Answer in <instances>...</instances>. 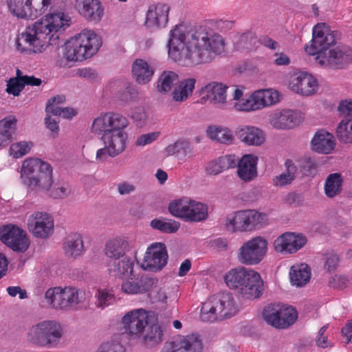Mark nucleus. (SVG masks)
<instances>
[{"label":"nucleus","instance_id":"obj_1","mask_svg":"<svg viewBox=\"0 0 352 352\" xmlns=\"http://www.w3.org/2000/svg\"><path fill=\"white\" fill-rule=\"evenodd\" d=\"M9 13L17 19L34 21L18 36L16 48L25 54H40L55 44L72 25V17L61 10L46 12L54 0H6Z\"/></svg>","mask_w":352,"mask_h":352},{"label":"nucleus","instance_id":"obj_2","mask_svg":"<svg viewBox=\"0 0 352 352\" xmlns=\"http://www.w3.org/2000/svg\"><path fill=\"white\" fill-rule=\"evenodd\" d=\"M223 38L204 27L187 30L183 25L173 27L166 45L168 58L182 66L193 67L210 62L225 50Z\"/></svg>","mask_w":352,"mask_h":352},{"label":"nucleus","instance_id":"obj_3","mask_svg":"<svg viewBox=\"0 0 352 352\" xmlns=\"http://www.w3.org/2000/svg\"><path fill=\"white\" fill-rule=\"evenodd\" d=\"M18 172L21 183L30 191L43 193L55 200H63L71 195L69 184L64 182H56L52 166L40 157L26 158Z\"/></svg>","mask_w":352,"mask_h":352},{"label":"nucleus","instance_id":"obj_4","mask_svg":"<svg viewBox=\"0 0 352 352\" xmlns=\"http://www.w3.org/2000/svg\"><path fill=\"white\" fill-rule=\"evenodd\" d=\"M129 125L128 119L120 113L109 111L100 113L92 122L90 130L95 135H101L104 147L97 150L96 160L104 162L109 157L121 154L126 148Z\"/></svg>","mask_w":352,"mask_h":352},{"label":"nucleus","instance_id":"obj_5","mask_svg":"<svg viewBox=\"0 0 352 352\" xmlns=\"http://www.w3.org/2000/svg\"><path fill=\"white\" fill-rule=\"evenodd\" d=\"M134 265L131 258L124 257L120 261L113 262L108 268L110 274L122 279L120 289L127 295L148 292L157 282L156 279L146 276L138 269H135Z\"/></svg>","mask_w":352,"mask_h":352},{"label":"nucleus","instance_id":"obj_6","mask_svg":"<svg viewBox=\"0 0 352 352\" xmlns=\"http://www.w3.org/2000/svg\"><path fill=\"white\" fill-rule=\"evenodd\" d=\"M102 38L94 30L84 28L69 37L63 46L67 62H82L94 57L102 45Z\"/></svg>","mask_w":352,"mask_h":352},{"label":"nucleus","instance_id":"obj_7","mask_svg":"<svg viewBox=\"0 0 352 352\" xmlns=\"http://www.w3.org/2000/svg\"><path fill=\"white\" fill-rule=\"evenodd\" d=\"M223 280L226 285L236 290L243 299L254 300L263 294V278L260 273L254 269L236 267L225 274Z\"/></svg>","mask_w":352,"mask_h":352},{"label":"nucleus","instance_id":"obj_8","mask_svg":"<svg viewBox=\"0 0 352 352\" xmlns=\"http://www.w3.org/2000/svg\"><path fill=\"white\" fill-rule=\"evenodd\" d=\"M245 87L234 85L230 101L235 111L250 113L271 107L280 101V93L274 89H261L245 96Z\"/></svg>","mask_w":352,"mask_h":352},{"label":"nucleus","instance_id":"obj_9","mask_svg":"<svg viewBox=\"0 0 352 352\" xmlns=\"http://www.w3.org/2000/svg\"><path fill=\"white\" fill-rule=\"evenodd\" d=\"M64 335L63 327L56 320H44L32 324L26 333L27 341L42 347L56 346Z\"/></svg>","mask_w":352,"mask_h":352},{"label":"nucleus","instance_id":"obj_10","mask_svg":"<svg viewBox=\"0 0 352 352\" xmlns=\"http://www.w3.org/2000/svg\"><path fill=\"white\" fill-rule=\"evenodd\" d=\"M239 311L234 297L230 293H223L210 297L203 303L200 318L205 322H214L234 316Z\"/></svg>","mask_w":352,"mask_h":352},{"label":"nucleus","instance_id":"obj_11","mask_svg":"<svg viewBox=\"0 0 352 352\" xmlns=\"http://www.w3.org/2000/svg\"><path fill=\"white\" fill-rule=\"evenodd\" d=\"M285 84L290 91L303 97L313 96L318 92L320 89L316 76L300 69L289 74Z\"/></svg>","mask_w":352,"mask_h":352},{"label":"nucleus","instance_id":"obj_12","mask_svg":"<svg viewBox=\"0 0 352 352\" xmlns=\"http://www.w3.org/2000/svg\"><path fill=\"white\" fill-rule=\"evenodd\" d=\"M267 251V239L261 236H256L245 241L240 246L237 252V258L243 265L254 266L265 258Z\"/></svg>","mask_w":352,"mask_h":352},{"label":"nucleus","instance_id":"obj_13","mask_svg":"<svg viewBox=\"0 0 352 352\" xmlns=\"http://www.w3.org/2000/svg\"><path fill=\"white\" fill-rule=\"evenodd\" d=\"M228 89V86L221 82H208L198 89V102L201 104H210L217 108L225 109L229 104Z\"/></svg>","mask_w":352,"mask_h":352},{"label":"nucleus","instance_id":"obj_14","mask_svg":"<svg viewBox=\"0 0 352 352\" xmlns=\"http://www.w3.org/2000/svg\"><path fill=\"white\" fill-rule=\"evenodd\" d=\"M335 43V36L329 25L320 23L314 26L312 38L305 45V51L309 56L317 57Z\"/></svg>","mask_w":352,"mask_h":352},{"label":"nucleus","instance_id":"obj_15","mask_svg":"<svg viewBox=\"0 0 352 352\" xmlns=\"http://www.w3.org/2000/svg\"><path fill=\"white\" fill-rule=\"evenodd\" d=\"M201 336L195 332L178 334L166 342L160 352H203Z\"/></svg>","mask_w":352,"mask_h":352},{"label":"nucleus","instance_id":"obj_16","mask_svg":"<svg viewBox=\"0 0 352 352\" xmlns=\"http://www.w3.org/2000/svg\"><path fill=\"white\" fill-rule=\"evenodd\" d=\"M168 258L166 245L160 242H155L146 248L140 266L143 270L157 272L166 265Z\"/></svg>","mask_w":352,"mask_h":352},{"label":"nucleus","instance_id":"obj_17","mask_svg":"<svg viewBox=\"0 0 352 352\" xmlns=\"http://www.w3.org/2000/svg\"><path fill=\"white\" fill-rule=\"evenodd\" d=\"M151 316L152 312L144 309H135L125 314L122 318V322L129 336L140 339L148 326Z\"/></svg>","mask_w":352,"mask_h":352},{"label":"nucleus","instance_id":"obj_18","mask_svg":"<svg viewBox=\"0 0 352 352\" xmlns=\"http://www.w3.org/2000/svg\"><path fill=\"white\" fill-rule=\"evenodd\" d=\"M303 120V113L298 110L277 109L268 113L267 121L273 129L285 130L298 126Z\"/></svg>","mask_w":352,"mask_h":352},{"label":"nucleus","instance_id":"obj_19","mask_svg":"<svg viewBox=\"0 0 352 352\" xmlns=\"http://www.w3.org/2000/svg\"><path fill=\"white\" fill-rule=\"evenodd\" d=\"M27 228L34 237L47 239L54 233V219L47 212H33L27 218Z\"/></svg>","mask_w":352,"mask_h":352},{"label":"nucleus","instance_id":"obj_20","mask_svg":"<svg viewBox=\"0 0 352 352\" xmlns=\"http://www.w3.org/2000/svg\"><path fill=\"white\" fill-rule=\"evenodd\" d=\"M1 240L14 252H24L30 246L25 230L14 225H7L0 229Z\"/></svg>","mask_w":352,"mask_h":352},{"label":"nucleus","instance_id":"obj_21","mask_svg":"<svg viewBox=\"0 0 352 352\" xmlns=\"http://www.w3.org/2000/svg\"><path fill=\"white\" fill-rule=\"evenodd\" d=\"M351 60V50L344 47H332L315 57L316 62L322 67H340Z\"/></svg>","mask_w":352,"mask_h":352},{"label":"nucleus","instance_id":"obj_22","mask_svg":"<svg viewBox=\"0 0 352 352\" xmlns=\"http://www.w3.org/2000/svg\"><path fill=\"white\" fill-rule=\"evenodd\" d=\"M306 236L300 232H287L278 236L274 241L276 252L293 254L302 249L307 243Z\"/></svg>","mask_w":352,"mask_h":352},{"label":"nucleus","instance_id":"obj_23","mask_svg":"<svg viewBox=\"0 0 352 352\" xmlns=\"http://www.w3.org/2000/svg\"><path fill=\"white\" fill-rule=\"evenodd\" d=\"M74 8L82 17L98 23L104 16V6L100 0H76Z\"/></svg>","mask_w":352,"mask_h":352},{"label":"nucleus","instance_id":"obj_24","mask_svg":"<svg viewBox=\"0 0 352 352\" xmlns=\"http://www.w3.org/2000/svg\"><path fill=\"white\" fill-rule=\"evenodd\" d=\"M235 135L242 144L248 146H261L266 142L265 132L254 125L239 126L235 130Z\"/></svg>","mask_w":352,"mask_h":352},{"label":"nucleus","instance_id":"obj_25","mask_svg":"<svg viewBox=\"0 0 352 352\" xmlns=\"http://www.w3.org/2000/svg\"><path fill=\"white\" fill-rule=\"evenodd\" d=\"M133 240L126 236H117L109 239L105 244L104 254L114 261H111L108 267L114 261H120L119 259L124 257L133 248Z\"/></svg>","mask_w":352,"mask_h":352},{"label":"nucleus","instance_id":"obj_26","mask_svg":"<svg viewBox=\"0 0 352 352\" xmlns=\"http://www.w3.org/2000/svg\"><path fill=\"white\" fill-rule=\"evenodd\" d=\"M241 233L260 230L268 223L267 214L256 210H241Z\"/></svg>","mask_w":352,"mask_h":352},{"label":"nucleus","instance_id":"obj_27","mask_svg":"<svg viewBox=\"0 0 352 352\" xmlns=\"http://www.w3.org/2000/svg\"><path fill=\"white\" fill-rule=\"evenodd\" d=\"M258 157L255 154L243 155L240 159L237 157V176L244 182H250L258 175L257 165Z\"/></svg>","mask_w":352,"mask_h":352},{"label":"nucleus","instance_id":"obj_28","mask_svg":"<svg viewBox=\"0 0 352 352\" xmlns=\"http://www.w3.org/2000/svg\"><path fill=\"white\" fill-rule=\"evenodd\" d=\"M170 7L165 3H158L149 7L145 24L151 28H164L168 21Z\"/></svg>","mask_w":352,"mask_h":352},{"label":"nucleus","instance_id":"obj_29","mask_svg":"<svg viewBox=\"0 0 352 352\" xmlns=\"http://www.w3.org/2000/svg\"><path fill=\"white\" fill-rule=\"evenodd\" d=\"M313 151L320 154H330L336 147V140L333 134L326 130H319L311 141Z\"/></svg>","mask_w":352,"mask_h":352},{"label":"nucleus","instance_id":"obj_30","mask_svg":"<svg viewBox=\"0 0 352 352\" xmlns=\"http://www.w3.org/2000/svg\"><path fill=\"white\" fill-rule=\"evenodd\" d=\"M131 73L138 84L146 85L151 81L155 74V69L145 59L137 58L131 65Z\"/></svg>","mask_w":352,"mask_h":352},{"label":"nucleus","instance_id":"obj_31","mask_svg":"<svg viewBox=\"0 0 352 352\" xmlns=\"http://www.w3.org/2000/svg\"><path fill=\"white\" fill-rule=\"evenodd\" d=\"M197 80L187 77L179 80L172 91V99L177 102H183L190 98L195 91Z\"/></svg>","mask_w":352,"mask_h":352},{"label":"nucleus","instance_id":"obj_32","mask_svg":"<svg viewBox=\"0 0 352 352\" xmlns=\"http://www.w3.org/2000/svg\"><path fill=\"white\" fill-rule=\"evenodd\" d=\"M289 277L292 286L302 287L310 281L311 277V268L305 263L293 265L289 269Z\"/></svg>","mask_w":352,"mask_h":352},{"label":"nucleus","instance_id":"obj_33","mask_svg":"<svg viewBox=\"0 0 352 352\" xmlns=\"http://www.w3.org/2000/svg\"><path fill=\"white\" fill-rule=\"evenodd\" d=\"M41 83V80L34 76H21L19 69L16 70V76L10 78L7 83L6 91L9 94L18 96L23 89L25 85L38 86Z\"/></svg>","mask_w":352,"mask_h":352},{"label":"nucleus","instance_id":"obj_34","mask_svg":"<svg viewBox=\"0 0 352 352\" xmlns=\"http://www.w3.org/2000/svg\"><path fill=\"white\" fill-rule=\"evenodd\" d=\"M237 156L229 154L213 160L208 163L206 166V173L210 175H217L225 170L236 167Z\"/></svg>","mask_w":352,"mask_h":352},{"label":"nucleus","instance_id":"obj_35","mask_svg":"<svg viewBox=\"0 0 352 352\" xmlns=\"http://www.w3.org/2000/svg\"><path fill=\"white\" fill-rule=\"evenodd\" d=\"M208 217V205L190 198L184 221L198 223L205 221Z\"/></svg>","mask_w":352,"mask_h":352},{"label":"nucleus","instance_id":"obj_36","mask_svg":"<svg viewBox=\"0 0 352 352\" xmlns=\"http://www.w3.org/2000/svg\"><path fill=\"white\" fill-rule=\"evenodd\" d=\"M207 136L212 140L223 144H231L234 142L232 130L225 126L211 124L206 131Z\"/></svg>","mask_w":352,"mask_h":352},{"label":"nucleus","instance_id":"obj_37","mask_svg":"<svg viewBox=\"0 0 352 352\" xmlns=\"http://www.w3.org/2000/svg\"><path fill=\"white\" fill-rule=\"evenodd\" d=\"M179 74L171 70H165L162 72L157 80L156 89L161 94H168L172 93L173 87L179 80Z\"/></svg>","mask_w":352,"mask_h":352},{"label":"nucleus","instance_id":"obj_38","mask_svg":"<svg viewBox=\"0 0 352 352\" xmlns=\"http://www.w3.org/2000/svg\"><path fill=\"white\" fill-rule=\"evenodd\" d=\"M63 250L69 257L76 258L81 256L85 250L82 235L79 233L69 234L63 243Z\"/></svg>","mask_w":352,"mask_h":352},{"label":"nucleus","instance_id":"obj_39","mask_svg":"<svg viewBox=\"0 0 352 352\" xmlns=\"http://www.w3.org/2000/svg\"><path fill=\"white\" fill-rule=\"evenodd\" d=\"M147 347H155L160 345L164 339V330L159 324H153L148 327L142 333L140 338Z\"/></svg>","mask_w":352,"mask_h":352},{"label":"nucleus","instance_id":"obj_40","mask_svg":"<svg viewBox=\"0 0 352 352\" xmlns=\"http://www.w3.org/2000/svg\"><path fill=\"white\" fill-rule=\"evenodd\" d=\"M150 226L164 234H175L180 229L181 223L173 219L160 217L151 220Z\"/></svg>","mask_w":352,"mask_h":352},{"label":"nucleus","instance_id":"obj_41","mask_svg":"<svg viewBox=\"0 0 352 352\" xmlns=\"http://www.w3.org/2000/svg\"><path fill=\"white\" fill-rule=\"evenodd\" d=\"M16 119L8 116L0 120V149L5 147L12 138L16 129Z\"/></svg>","mask_w":352,"mask_h":352},{"label":"nucleus","instance_id":"obj_42","mask_svg":"<svg viewBox=\"0 0 352 352\" xmlns=\"http://www.w3.org/2000/svg\"><path fill=\"white\" fill-rule=\"evenodd\" d=\"M94 298L96 306L101 309L113 305L116 301L113 289L104 286H100L97 289Z\"/></svg>","mask_w":352,"mask_h":352},{"label":"nucleus","instance_id":"obj_43","mask_svg":"<svg viewBox=\"0 0 352 352\" xmlns=\"http://www.w3.org/2000/svg\"><path fill=\"white\" fill-rule=\"evenodd\" d=\"M343 178L340 173H331L327 176L324 184L325 195L333 198L338 195L342 191Z\"/></svg>","mask_w":352,"mask_h":352},{"label":"nucleus","instance_id":"obj_44","mask_svg":"<svg viewBox=\"0 0 352 352\" xmlns=\"http://www.w3.org/2000/svg\"><path fill=\"white\" fill-rule=\"evenodd\" d=\"M61 294L63 310L74 309L81 302L80 299V290L76 287H62Z\"/></svg>","mask_w":352,"mask_h":352},{"label":"nucleus","instance_id":"obj_45","mask_svg":"<svg viewBox=\"0 0 352 352\" xmlns=\"http://www.w3.org/2000/svg\"><path fill=\"white\" fill-rule=\"evenodd\" d=\"M192 151V146L188 140L180 138L164 148L163 153L165 156H171L182 153L184 156L190 154Z\"/></svg>","mask_w":352,"mask_h":352},{"label":"nucleus","instance_id":"obj_46","mask_svg":"<svg viewBox=\"0 0 352 352\" xmlns=\"http://www.w3.org/2000/svg\"><path fill=\"white\" fill-rule=\"evenodd\" d=\"M189 199L183 197L172 200L168 206L169 213L174 217L184 220Z\"/></svg>","mask_w":352,"mask_h":352},{"label":"nucleus","instance_id":"obj_47","mask_svg":"<svg viewBox=\"0 0 352 352\" xmlns=\"http://www.w3.org/2000/svg\"><path fill=\"white\" fill-rule=\"evenodd\" d=\"M62 287L48 289L45 293V300L47 305L56 310H63Z\"/></svg>","mask_w":352,"mask_h":352},{"label":"nucleus","instance_id":"obj_48","mask_svg":"<svg viewBox=\"0 0 352 352\" xmlns=\"http://www.w3.org/2000/svg\"><path fill=\"white\" fill-rule=\"evenodd\" d=\"M34 143L30 140H21L13 142L9 147V155L13 158L19 159L30 153Z\"/></svg>","mask_w":352,"mask_h":352},{"label":"nucleus","instance_id":"obj_49","mask_svg":"<svg viewBox=\"0 0 352 352\" xmlns=\"http://www.w3.org/2000/svg\"><path fill=\"white\" fill-rule=\"evenodd\" d=\"M279 306L280 328L284 329L295 322L298 316L297 312L292 306L283 304H279Z\"/></svg>","mask_w":352,"mask_h":352},{"label":"nucleus","instance_id":"obj_50","mask_svg":"<svg viewBox=\"0 0 352 352\" xmlns=\"http://www.w3.org/2000/svg\"><path fill=\"white\" fill-rule=\"evenodd\" d=\"M336 134L342 142L352 144V118H344L336 128Z\"/></svg>","mask_w":352,"mask_h":352},{"label":"nucleus","instance_id":"obj_51","mask_svg":"<svg viewBox=\"0 0 352 352\" xmlns=\"http://www.w3.org/2000/svg\"><path fill=\"white\" fill-rule=\"evenodd\" d=\"M279 304H270L266 306L262 313L264 320L270 325L280 328Z\"/></svg>","mask_w":352,"mask_h":352},{"label":"nucleus","instance_id":"obj_52","mask_svg":"<svg viewBox=\"0 0 352 352\" xmlns=\"http://www.w3.org/2000/svg\"><path fill=\"white\" fill-rule=\"evenodd\" d=\"M240 210L228 214L223 220V227L228 232L241 233Z\"/></svg>","mask_w":352,"mask_h":352},{"label":"nucleus","instance_id":"obj_53","mask_svg":"<svg viewBox=\"0 0 352 352\" xmlns=\"http://www.w3.org/2000/svg\"><path fill=\"white\" fill-rule=\"evenodd\" d=\"M65 100V98L63 95H57L50 98L45 107L46 114L57 116L60 112L61 105L64 103Z\"/></svg>","mask_w":352,"mask_h":352},{"label":"nucleus","instance_id":"obj_54","mask_svg":"<svg viewBox=\"0 0 352 352\" xmlns=\"http://www.w3.org/2000/svg\"><path fill=\"white\" fill-rule=\"evenodd\" d=\"M148 111L143 107H135L131 111V119L138 127L146 125L148 119Z\"/></svg>","mask_w":352,"mask_h":352},{"label":"nucleus","instance_id":"obj_55","mask_svg":"<svg viewBox=\"0 0 352 352\" xmlns=\"http://www.w3.org/2000/svg\"><path fill=\"white\" fill-rule=\"evenodd\" d=\"M299 168L303 171L304 174H314L318 168L316 160L309 155H305L298 161Z\"/></svg>","mask_w":352,"mask_h":352},{"label":"nucleus","instance_id":"obj_56","mask_svg":"<svg viewBox=\"0 0 352 352\" xmlns=\"http://www.w3.org/2000/svg\"><path fill=\"white\" fill-rule=\"evenodd\" d=\"M73 76L82 79L93 82L98 78V72L89 67H82L75 69L73 71Z\"/></svg>","mask_w":352,"mask_h":352},{"label":"nucleus","instance_id":"obj_57","mask_svg":"<svg viewBox=\"0 0 352 352\" xmlns=\"http://www.w3.org/2000/svg\"><path fill=\"white\" fill-rule=\"evenodd\" d=\"M160 135V131H153L138 135L135 140V145L143 147L156 141Z\"/></svg>","mask_w":352,"mask_h":352},{"label":"nucleus","instance_id":"obj_58","mask_svg":"<svg viewBox=\"0 0 352 352\" xmlns=\"http://www.w3.org/2000/svg\"><path fill=\"white\" fill-rule=\"evenodd\" d=\"M157 283V281L156 282ZM155 283L151 289L148 291L150 292V297L156 302H166L167 298L166 295V289L164 287L156 285Z\"/></svg>","mask_w":352,"mask_h":352},{"label":"nucleus","instance_id":"obj_59","mask_svg":"<svg viewBox=\"0 0 352 352\" xmlns=\"http://www.w3.org/2000/svg\"><path fill=\"white\" fill-rule=\"evenodd\" d=\"M337 111L340 116L352 118V99L346 98L339 102Z\"/></svg>","mask_w":352,"mask_h":352},{"label":"nucleus","instance_id":"obj_60","mask_svg":"<svg viewBox=\"0 0 352 352\" xmlns=\"http://www.w3.org/2000/svg\"><path fill=\"white\" fill-rule=\"evenodd\" d=\"M95 352H126V349L119 343L107 342L102 343Z\"/></svg>","mask_w":352,"mask_h":352},{"label":"nucleus","instance_id":"obj_61","mask_svg":"<svg viewBox=\"0 0 352 352\" xmlns=\"http://www.w3.org/2000/svg\"><path fill=\"white\" fill-rule=\"evenodd\" d=\"M45 124L46 128L50 131V136L56 138L58 135L59 125L58 121L52 118L51 115L46 114L45 118Z\"/></svg>","mask_w":352,"mask_h":352},{"label":"nucleus","instance_id":"obj_62","mask_svg":"<svg viewBox=\"0 0 352 352\" xmlns=\"http://www.w3.org/2000/svg\"><path fill=\"white\" fill-rule=\"evenodd\" d=\"M327 329V326H323L321 327L318 331V334L316 338L317 345L322 348H327L332 346L331 342L328 340L327 336L324 334Z\"/></svg>","mask_w":352,"mask_h":352},{"label":"nucleus","instance_id":"obj_63","mask_svg":"<svg viewBox=\"0 0 352 352\" xmlns=\"http://www.w3.org/2000/svg\"><path fill=\"white\" fill-rule=\"evenodd\" d=\"M339 256L334 253H329L326 256V261L324 263V268L328 271L334 270L339 264Z\"/></svg>","mask_w":352,"mask_h":352},{"label":"nucleus","instance_id":"obj_64","mask_svg":"<svg viewBox=\"0 0 352 352\" xmlns=\"http://www.w3.org/2000/svg\"><path fill=\"white\" fill-rule=\"evenodd\" d=\"M294 179L291 175H287L285 171L276 176L273 179V184L276 186H285L290 184Z\"/></svg>","mask_w":352,"mask_h":352}]
</instances>
